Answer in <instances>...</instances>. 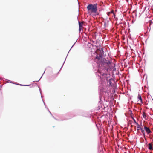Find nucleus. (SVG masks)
Listing matches in <instances>:
<instances>
[{"mask_svg": "<svg viewBox=\"0 0 153 153\" xmlns=\"http://www.w3.org/2000/svg\"><path fill=\"white\" fill-rule=\"evenodd\" d=\"M39 90H40V93L41 94V90L40 89V88H39Z\"/></svg>", "mask_w": 153, "mask_h": 153, "instance_id": "nucleus-16", "label": "nucleus"}, {"mask_svg": "<svg viewBox=\"0 0 153 153\" xmlns=\"http://www.w3.org/2000/svg\"><path fill=\"white\" fill-rule=\"evenodd\" d=\"M42 76L40 78V79H39L38 80V81H37V82H38V81H39L40 80V79H41V77H42Z\"/></svg>", "mask_w": 153, "mask_h": 153, "instance_id": "nucleus-17", "label": "nucleus"}, {"mask_svg": "<svg viewBox=\"0 0 153 153\" xmlns=\"http://www.w3.org/2000/svg\"><path fill=\"white\" fill-rule=\"evenodd\" d=\"M138 98L139 99V100H138V101L140 100L141 103H143L142 100V97L141 95L140 94H139L138 95Z\"/></svg>", "mask_w": 153, "mask_h": 153, "instance_id": "nucleus-5", "label": "nucleus"}, {"mask_svg": "<svg viewBox=\"0 0 153 153\" xmlns=\"http://www.w3.org/2000/svg\"><path fill=\"white\" fill-rule=\"evenodd\" d=\"M48 111L50 112V113L51 114V112H50V111L49 110V109H48Z\"/></svg>", "mask_w": 153, "mask_h": 153, "instance_id": "nucleus-18", "label": "nucleus"}, {"mask_svg": "<svg viewBox=\"0 0 153 153\" xmlns=\"http://www.w3.org/2000/svg\"><path fill=\"white\" fill-rule=\"evenodd\" d=\"M137 130H139L140 129H141V128H141L140 126V125L138 124V125H137Z\"/></svg>", "mask_w": 153, "mask_h": 153, "instance_id": "nucleus-8", "label": "nucleus"}, {"mask_svg": "<svg viewBox=\"0 0 153 153\" xmlns=\"http://www.w3.org/2000/svg\"><path fill=\"white\" fill-rule=\"evenodd\" d=\"M19 85H22V86H29V85H22L20 84H18Z\"/></svg>", "mask_w": 153, "mask_h": 153, "instance_id": "nucleus-13", "label": "nucleus"}, {"mask_svg": "<svg viewBox=\"0 0 153 153\" xmlns=\"http://www.w3.org/2000/svg\"><path fill=\"white\" fill-rule=\"evenodd\" d=\"M79 27H82V25L81 24L80 22H79Z\"/></svg>", "mask_w": 153, "mask_h": 153, "instance_id": "nucleus-12", "label": "nucleus"}, {"mask_svg": "<svg viewBox=\"0 0 153 153\" xmlns=\"http://www.w3.org/2000/svg\"><path fill=\"white\" fill-rule=\"evenodd\" d=\"M132 119H133L134 123H135V124H136L137 125H138V123L136 122L135 120L133 117H132Z\"/></svg>", "mask_w": 153, "mask_h": 153, "instance_id": "nucleus-10", "label": "nucleus"}, {"mask_svg": "<svg viewBox=\"0 0 153 153\" xmlns=\"http://www.w3.org/2000/svg\"><path fill=\"white\" fill-rule=\"evenodd\" d=\"M111 13H113V15L114 16H115V14H114L113 11H111L110 12H107V14L109 16Z\"/></svg>", "mask_w": 153, "mask_h": 153, "instance_id": "nucleus-7", "label": "nucleus"}, {"mask_svg": "<svg viewBox=\"0 0 153 153\" xmlns=\"http://www.w3.org/2000/svg\"><path fill=\"white\" fill-rule=\"evenodd\" d=\"M74 45H73L72 46V47H71V49L72 48V47H73V46H74Z\"/></svg>", "mask_w": 153, "mask_h": 153, "instance_id": "nucleus-19", "label": "nucleus"}, {"mask_svg": "<svg viewBox=\"0 0 153 153\" xmlns=\"http://www.w3.org/2000/svg\"><path fill=\"white\" fill-rule=\"evenodd\" d=\"M142 115L144 118H145L146 117V114L144 112H143Z\"/></svg>", "mask_w": 153, "mask_h": 153, "instance_id": "nucleus-11", "label": "nucleus"}, {"mask_svg": "<svg viewBox=\"0 0 153 153\" xmlns=\"http://www.w3.org/2000/svg\"><path fill=\"white\" fill-rule=\"evenodd\" d=\"M44 102V104L45 105V103H44V102Z\"/></svg>", "mask_w": 153, "mask_h": 153, "instance_id": "nucleus-20", "label": "nucleus"}, {"mask_svg": "<svg viewBox=\"0 0 153 153\" xmlns=\"http://www.w3.org/2000/svg\"><path fill=\"white\" fill-rule=\"evenodd\" d=\"M106 56V54H104V52L103 49L100 50L99 54L96 56V58L98 59L97 62L98 71L96 73L97 77L99 79V104L100 105L98 106L99 109H104V106L103 107L102 103L103 100L104 101H107V98L109 97L108 92L106 91V87L105 82L103 81L105 78L103 79V76L107 75V72L111 69V62L108 60L105 59L100 60L103 57Z\"/></svg>", "mask_w": 153, "mask_h": 153, "instance_id": "nucleus-1", "label": "nucleus"}, {"mask_svg": "<svg viewBox=\"0 0 153 153\" xmlns=\"http://www.w3.org/2000/svg\"><path fill=\"white\" fill-rule=\"evenodd\" d=\"M144 128L146 132L148 133V134L151 132V131L150 129L148 128L145 126L144 127Z\"/></svg>", "mask_w": 153, "mask_h": 153, "instance_id": "nucleus-4", "label": "nucleus"}, {"mask_svg": "<svg viewBox=\"0 0 153 153\" xmlns=\"http://www.w3.org/2000/svg\"><path fill=\"white\" fill-rule=\"evenodd\" d=\"M142 133L143 134L144 136H145V131L142 128H141L140 129Z\"/></svg>", "mask_w": 153, "mask_h": 153, "instance_id": "nucleus-9", "label": "nucleus"}, {"mask_svg": "<svg viewBox=\"0 0 153 153\" xmlns=\"http://www.w3.org/2000/svg\"><path fill=\"white\" fill-rule=\"evenodd\" d=\"M105 78L107 79V77H105ZM107 83L108 85H109V86H110L111 87L112 86V81L114 82L113 79H112L111 78L110 79H109V80L108 81L107 79Z\"/></svg>", "mask_w": 153, "mask_h": 153, "instance_id": "nucleus-3", "label": "nucleus"}, {"mask_svg": "<svg viewBox=\"0 0 153 153\" xmlns=\"http://www.w3.org/2000/svg\"><path fill=\"white\" fill-rule=\"evenodd\" d=\"M98 4L96 3L94 4H90L87 7V9L88 11H90L92 13H96L97 11Z\"/></svg>", "mask_w": 153, "mask_h": 153, "instance_id": "nucleus-2", "label": "nucleus"}, {"mask_svg": "<svg viewBox=\"0 0 153 153\" xmlns=\"http://www.w3.org/2000/svg\"><path fill=\"white\" fill-rule=\"evenodd\" d=\"M81 29V27H79V30L80 31Z\"/></svg>", "mask_w": 153, "mask_h": 153, "instance_id": "nucleus-14", "label": "nucleus"}, {"mask_svg": "<svg viewBox=\"0 0 153 153\" xmlns=\"http://www.w3.org/2000/svg\"><path fill=\"white\" fill-rule=\"evenodd\" d=\"M8 81L9 82H10V83H13L12 82H11V81H10V80H8Z\"/></svg>", "mask_w": 153, "mask_h": 153, "instance_id": "nucleus-15", "label": "nucleus"}, {"mask_svg": "<svg viewBox=\"0 0 153 153\" xmlns=\"http://www.w3.org/2000/svg\"><path fill=\"white\" fill-rule=\"evenodd\" d=\"M149 147L148 149L150 150H152L153 149V147L151 143H149L148 144Z\"/></svg>", "mask_w": 153, "mask_h": 153, "instance_id": "nucleus-6", "label": "nucleus"}]
</instances>
